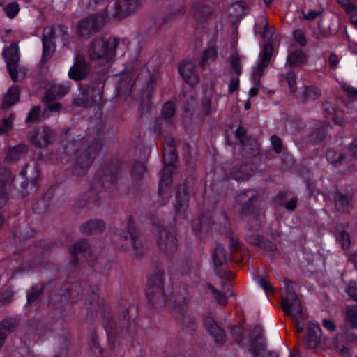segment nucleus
I'll use <instances>...</instances> for the list:
<instances>
[{
  "instance_id": "obj_1",
  "label": "nucleus",
  "mask_w": 357,
  "mask_h": 357,
  "mask_svg": "<svg viewBox=\"0 0 357 357\" xmlns=\"http://www.w3.org/2000/svg\"><path fill=\"white\" fill-rule=\"evenodd\" d=\"M108 76L104 70L94 71L79 84V94L73 104L83 108L91 107L101 100Z\"/></svg>"
},
{
  "instance_id": "obj_2",
  "label": "nucleus",
  "mask_w": 357,
  "mask_h": 357,
  "mask_svg": "<svg viewBox=\"0 0 357 357\" xmlns=\"http://www.w3.org/2000/svg\"><path fill=\"white\" fill-rule=\"evenodd\" d=\"M116 236L119 245L132 257L138 258L143 255V243L131 216L125 225H122L121 229L116 232Z\"/></svg>"
},
{
  "instance_id": "obj_3",
  "label": "nucleus",
  "mask_w": 357,
  "mask_h": 357,
  "mask_svg": "<svg viewBox=\"0 0 357 357\" xmlns=\"http://www.w3.org/2000/svg\"><path fill=\"white\" fill-rule=\"evenodd\" d=\"M119 45V40L116 37L108 38L98 36L89 44L87 54L90 61H97L104 63L112 61Z\"/></svg>"
},
{
  "instance_id": "obj_4",
  "label": "nucleus",
  "mask_w": 357,
  "mask_h": 357,
  "mask_svg": "<svg viewBox=\"0 0 357 357\" xmlns=\"http://www.w3.org/2000/svg\"><path fill=\"white\" fill-rule=\"evenodd\" d=\"M257 195L253 190L241 192L236 197V202L242 204L241 217L249 225L250 230H259L264 220V215L259 213L254 207L252 202L256 201Z\"/></svg>"
},
{
  "instance_id": "obj_5",
  "label": "nucleus",
  "mask_w": 357,
  "mask_h": 357,
  "mask_svg": "<svg viewBox=\"0 0 357 357\" xmlns=\"http://www.w3.org/2000/svg\"><path fill=\"white\" fill-rule=\"evenodd\" d=\"M100 149V143L95 141L91 143L87 142L74 151L75 161L72 169L73 174L77 176L84 175L91 166Z\"/></svg>"
},
{
  "instance_id": "obj_6",
  "label": "nucleus",
  "mask_w": 357,
  "mask_h": 357,
  "mask_svg": "<svg viewBox=\"0 0 357 357\" xmlns=\"http://www.w3.org/2000/svg\"><path fill=\"white\" fill-rule=\"evenodd\" d=\"M126 176L119 158H113L105 163L98 173L99 183L106 188H118L123 184Z\"/></svg>"
},
{
  "instance_id": "obj_7",
  "label": "nucleus",
  "mask_w": 357,
  "mask_h": 357,
  "mask_svg": "<svg viewBox=\"0 0 357 357\" xmlns=\"http://www.w3.org/2000/svg\"><path fill=\"white\" fill-rule=\"evenodd\" d=\"M107 16V6H105L100 13L83 19L78 25V35L84 38L91 37L102 28Z\"/></svg>"
},
{
  "instance_id": "obj_8",
  "label": "nucleus",
  "mask_w": 357,
  "mask_h": 357,
  "mask_svg": "<svg viewBox=\"0 0 357 357\" xmlns=\"http://www.w3.org/2000/svg\"><path fill=\"white\" fill-rule=\"evenodd\" d=\"M174 316L180 322L182 328L187 333H192L197 328V323L195 317L188 313L185 299L183 296H179L173 301Z\"/></svg>"
},
{
  "instance_id": "obj_9",
  "label": "nucleus",
  "mask_w": 357,
  "mask_h": 357,
  "mask_svg": "<svg viewBox=\"0 0 357 357\" xmlns=\"http://www.w3.org/2000/svg\"><path fill=\"white\" fill-rule=\"evenodd\" d=\"M27 138L33 146L45 149L56 140V132L53 128L47 126H42L30 131Z\"/></svg>"
},
{
  "instance_id": "obj_10",
  "label": "nucleus",
  "mask_w": 357,
  "mask_h": 357,
  "mask_svg": "<svg viewBox=\"0 0 357 357\" xmlns=\"http://www.w3.org/2000/svg\"><path fill=\"white\" fill-rule=\"evenodd\" d=\"M92 73L90 61L84 55L77 54L74 58L73 65L68 70V76L69 79L78 82L85 80Z\"/></svg>"
},
{
  "instance_id": "obj_11",
  "label": "nucleus",
  "mask_w": 357,
  "mask_h": 357,
  "mask_svg": "<svg viewBox=\"0 0 357 357\" xmlns=\"http://www.w3.org/2000/svg\"><path fill=\"white\" fill-rule=\"evenodd\" d=\"M159 249L168 255H174L178 249L177 238L172 231L164 227H159L156 234Z\"/></svg>"
},
{
  "instance_id": "obj_12",
  "label": "nucleus",
  "mask_w": 357,
  "mask_h": 357,
  "mask_svg": "<svg viewBox=\"0 0 357 357\" xmlns=\"http://www.w3.org/2000/svg\"><path fill=\"white\" fill-rule=\"evenodd\" d=\"M254 338L250 346V357H278L277 353L265 349L264 344V330L256 325L253 330Z\"/></svg>"
},
{
  "instance_id": "obj_13",
  "label": "nucleus",
  "mask_w": 357,
  "mask_h": 357,
  "mask_svg": "<svg viewBox=\"0 0 357 357\" xmlns=\"http://www.w3.org/2000/svg\"><path fill=\"white\" fill-rule=\"evenodd\" d=\"M61 145L66 153H71L87 143L76 128H68L61 135Z\"/></svg>"
},
{
  "instance_id": "obj_14",
  "label": "nucleus",
  "mask_w": 357,
  "mask_h": 357,
  "mask_svg": "<svg viewBox=\"0 0 357 357\" xmlns=\"http://www.w3.org/2000/svg\"><path fill=\"white\" fill-rule=\"evenodd\" d=\"M3 56L6 62L7 70L13 82H17L18 63L20 61L19 48L17 45L13 43L4 49Z\"/></svg>"
},
{
  "instance_id": "obj_15",
  "label": "nucleus",
  "mask_w": 357,
  "mask_h": 357,
  "mask_svg": "<svg viewBox=\"0 0 357 357\" xmlns=\"http://www.w3.org/2000/svg\"><path fill=\"white\" fill-rule=\"evenodd\" d=\"M112 16L124 18L138 10L141 8L140 0H114Z\"/></svg>"
},
{
  "instance_id": "obj_16",
  "label": "nucleus",
  "mask_w": 357,
  "mask_h": 357,
  "mask_svg": "<svg viewBox=\"0 0 357 357\" xmlns=\"http://www.w3.org/2000/svg\"><path fill=\"white\" fill-rule=\"evenodd\" d=\"M273 47L271 43H267L263 47L259 54V61L257 63L255 71L253 72V77L255 79V86L259 88L261 82L260 77L263 75L264 70L268 66L273 53Z\"/></svg>"
},
{
  "instance_id": "obj_17",
  "label": "nucleus",
  "mask_w": 357,
  "mask_h": 357,
  "mask_svg": "<svg viewBox=\"0 0 357 357\" xmlns=\"http://www.w3.org/2000/svg\"><path fill=\"white\" fill-rule=\"evenodd\" d=\"M156 89V79L154 76L149 75L142 89V100L140 110L142 114H146L153 107V98Z\"/></svg>"
},
{
  "instance_id": "obj_18",
  "label": "nucleus",
  "mask_w": 357,
  "mask_h": 357,
  "mask_svg": "<svg viewBox=\"0 0 357 357\" xmlns=\"http://www.w3.org/2000/svg\"><path fill=\"white\" fill-rule=\"evenodd\" d=\"M354 193L351 191L337 190L333 199L335 210L341 214H347L353 209Z\"/></svg>"
},
{
  "instance_id": "obj_19",
  "label": "nucleus",
  "mask_w": 357,
  "mask_h": 357,
  "mask_svg": "<svg viewBox=\"0 0 357 357\" xmlns=\"http://www.w3.org/2000/svg\"><path fill=\"white\" fill-rule=\"evenodd\" d=\"M138 317V307L135 305H129L119 313V326L121 331H127L136 325Z\"/></svg>"
},
{
  "instance_id": "obj_20",
  "label": "nucleus",
  "mask_w": 357,
  "mask_h": 357,
  "mask_svg": "<svg viewBox=\"0 0 357 357\" xmlns=\"http://www.w3.org/2000/svg\"><path fill=\"white\" fill-rule=\"evenodd\" d=\"M190 195L187 186L182 184L178 186L176 195L175 211L176 217L185 219L188 211Z\"/></svg>"
},
{
  "instance_id": "obj_21",
  "label": "nucleus",
  "mask_w": 357,
  "mask_h": 357,
  "mask_svg": "<svg viewBox=\"0 0 357 357\" xmlns=\"http://www.w3.org/2000/svg\"><path fill=\"white\" fill-rule=\"evenodd\" d=\"M203 324L208 333L212 337L215 344L221 347L226 342V335L224 329L212 317H205Z\"/></svg>"
},
{
  "instance_id": "obj_22",
  "label": "nucleus",
  "mask_w": 357,
  "mask_h": 357,
  "mask_svg": "<svg viewBox=\"0 0 357 357\" xmlns=\"http://www.w3.org/2000/svg\"><path fill=\"white\" fill-rule=\"evenodd\" d=\"M213 261L215 266V273L222 278L226 271L225 268L227 262L230 258L227 255L225 247L221 244H218L212 254Z\"/></svg>"
},
{
  "instance_id": "obj_23",
  "label": "nucleus",
  "mask_w": 357,
  "mask_h": 357,
  "mask_svg": "<svg viewBox=\"0 0 357 357\" xmlns=\"http://www.w3.org/2000/svg\"><path fill=\"white\" fill-rule=\"evenodd\" d=\"M282 309L287 315L291 317L294 321L305 319L303 307L298 297L289 299L288 302L282 301Z\"/></svg>"
},
{
  "instance_id": "obj_24",
  "label": "nucleus",
  "mask_w": 357,
  "mask_h": 357,
  "mask_svg": "<svg viewBox=\"0 0 357 357\" xmlns=\"http://www.w3.org/2000/svg\"><path fill=\"white\" fill-rule=\"evenodd\" d=\"M41 40L43 44L42 61L45 62L52 56L56 50L54 32L51 29H43Z\"/></svg>"
},
{
  "instance_id": "obj_25",
  "label": "nucleus",
  "mask_w": 357,
  "mask_h": 357,
  "mask_svg": "<svg viewBox=\"0 0 357 357\" xmlns=\"http://www.w3.org/2000/svg\"><path fill=\"white\" fill-rule=\"evenodd\" d=\"M178 71L183 80L191 86L197 84L199 77L195 72V66L190 61H183L178 66Z\"/></svg>"
},
{
  "instance_id": "obj_26",
  "label": "nucleus",
  "mask_w": 357,
  "mask_h": 357,
  "mask_svg": "<svg viewBox=\"0 0 357 357\" xmlns=\"http://www.w3.org/2000/svg\"><path fill=\"white\" fill-rule=\"evenodd\" d=\"M86 286V282H76L73 283L70 287L66 288L65 292L62 294V302L68 301H70L71 303L77 302L82 298Z\"/></svg>"
},
{
  "instance_id": "obj_27",
  "label": "nucleus",
  "mask_w": 357,
  "mask_h": 357,
  "mask_svg": "<svg viewBox=\"0 0 357 357\" xmlns=\"http://www.w3.org/2000/svg\"><path fill=\"white\" fill-rule=\"evenodd\" d=\"M146 297L152 307L160 308L165 305L167 297L164 288L147 289Z\"/></svg>"
},
{
  "instance_id": "obj_28",
  "label": "nucleus",
  "mask_w": 357,
  "mask_h": 357,
  "mask_svg": "<svg viewBox=\"0 0 357 357\" xmlns=\"http://www.w3.org/2000/svg\"><path fill=\"white\" fill-rule=\"evenodd\" d=\"M129 74H130V73ZM139 81V80H136L132 82V77L130 75L125 74L119 81L116 89L117 91V97L127 99L128 96H131L133 89Z\"/></svg>"
},
{
  "instance_id": "obj_29",
  "label": "nucleus",
  "mask_w": 357,
  "mask_h": 357,
  "mask_svg": "<svg viewBox=\"0 0 357 357\" xmlns=\"http://www.w3.org/2000/svg\"><path fill=\"white\" fill-rule=\"evenodd\" d=\"M105 229V222L102 219H91L79 227L81 233L87 236L102 233Z\"/></svg>"
},
{
  "instance_id": "obj_30",
  "label": "nucleus",
  "mask_w": 357,
  "mask_h": 357,
  "mask_svg": "<svg viewBox=\"0 0 357 357\" xmlns=\"http://www.w3.org/2000/svg\"><path fill=\"white\" fill-rule=\"evenodd\" d=\"M70 89V83L59 84L52 86L45 94L44 100L55 101L61 99Z\"/></svg>"
},
{
  "instance_id": "obj_31",
  "label": "nucleus",
  "mask_w": 357,
  "mask_h": 357,
  "mask_svg": "<svg viewBox=\"0 0 357 357\" xmlns=\"http://www.w3.org/2000/svg\"><path fill=\"white\" fill-rule=\"evenodd\" d=\"M85 305L88 310V316L91 315L92 317L101 307L98 295L91 287L86 290Z\"/></svg>"
},
{
  "instance_id": "obj_32",
  "label": "nucleus",
  "mask_w": 357,
  "mask_h": 357,
  "mask_svg": "<svg viewBox=\"0 0 357 357\" xmlns=\"http://www.w3.org/2000/svg\"><path fill=\"white\" fill-rule=\"evenodd\" d=\"M325 155L327 161L334 167H339L350 162L349 156L331 148L326 150Z\"/></svg>"
},
{
  "instance_id": "obj_33",
  "label": "nucleus",
  "mask_w": 357,
  "mask_h": 357,
  "mask_svg": "<svg viewBox=\"0 0 357 357\" xmlns=\"http://www.w3.org/2000/svg\"><path fill=\"white\" fill-rule=\"evenodd\" d=\"M175 112L174 105L172 102H167L164 104L160 116L155 120V128L158 131L162 129V121H165L167 123H169L170 119L174 116Z\"/></svg>"
},
{
  "instance_id": "obj_34",
  "label": "nucleus",
  "mask_w": 357,
  "mask_h": 357,
  "mask_svg": "<svg viewBox=\"0 0 357 357\" xmlns=\"http://www.w3.org/2000/svg\"><path fill=\"white\" fill-rule=\"evenodd\" d=\"M158 287L164 288L163 271L156 266L149 273L147 280V289Z\"/></svg>"
},
{
  "instance_id": "obj_35",
  "label": "nucleus",
  "mask_w": 357,
  "mask_h": 357,
  "mask_svg": "<svg viewBox=\"0 0 357 357\" xmlns=\"http://www.w3.org/2000/svg\"><path fill=\"white\" fill-rule=\"evenodd\" d=\"M102 326L107 335H112L121 331L119 322L114 320L113 314L109 311L103 310L102 312Z\"/></svg>"
},
{
  "instance_id": "obj_36",
  "label": "nucleus",
  "mask_w": 357,
  "mask_h": 357,
  "mask_svg": "<svg viewBox=\"0 0 357 357\" xmlns=\"http://www.w3.org/2000/svg\"><path fill=\"white\" fill-rule=\"evenodd\" d=\"M242 155L245 158H252L259 154V149L255 138H247L241 143Z\"/></svg>"
},
{
  "instance_id": "obj_37",
  "label": "nucleus",
  "mask_w": 357,
  "mask_h": 357,
  "mask_svg": "<svg viewBox=\"0 0 357 357\" xmlns=\"http://www.w3.org/2000/svg\"><path fill=\"white\" fill-rule=\"evenodd\" d=\"M14 179L12 172L8 169L0 171V195L4 196L11 190V185Z\"/></svg>"
},
{
  "instance_id": "obj_38",
  "label": "nucleus",
  "mask_w": 357,
  "mask_h": 357,
  "mask_svg": "<svg viewBox=\"0 0 357 357\" xmlns=\"http://www.w3.org/2000/svg\"><path fill=\"white\" fill-rule=\"evenodd\" d=\"M192 9L194 12V17L198 23H203L207 20L211 14V8L206 4L193 3Z\"/></svg>"
},
{
  "instance_id": "obj_39",
  "label": "nucleus",
  "mask_w": 357,
  "mask_h": 357,
  "mask_svg": "<svg viewBox=\"0 0 357 357\" xmlns=\"http://www.w3.org/2000/svg\"><path fill=\"white\" fill-rule=\"evenodd\" d=\"M335 234L336 241L343 250H348L351 245L349 234L343 229L342 224H336L335 226Z\"/></svg>"
},
{
  "instance_id": "obj_40",
  "label": "nucleus",
  "mask_w": 357,
  "mask_h": 357,
  "mask_svg": "<svg viewBox=\"0 0 357 357\" xmlns=\"http://www.w3.org/2000/svg\"><path fill=\"white\" fill-rule=\"evenodd\" d=\"M177 160L176 153L175 142L169 137L167 141V146L164 149L163 160L165 164L174 165Z\"/></svg>"
},
{
  "instance_id": "obj_41",
  "label": "nucleus",
  "mask_w": 357,
  "mask_h": 357,
  "mask_svg": "<svg viewBox=\"0 0 357 357\" xmlns=\"http://www.w3.org/2000/svg\"><path fill=\"white\" fill-rule=\"evenodd\" d=\"M28 146L24 144H19L8 149L6 158L9 161H17L25 156L28 153Z\"/></svg>"
},
{
  "instance_id": "obj_42",
  "label": "nucleus",
  "mask_w": 357,
  "mask_h": 357,
  "mask_svg": "<svg viewBox=\"0 0 357 357\" xmlns=\"http://www.w3.org/2000/svg\"><path fill=\"white\" fill-rule=\"evenodd\" d=\"M20 88L17 86L10 87L6 93L4 100L1 103L3 109H9L19 100Z\"/></svg>"
},
{
  "instance_id": "obj_43",
  "label": "nucleus",
  "mask_w": 357,
  "mask_h": 357,
  "mask_svg": "<svg viewBox=\"0 0 357 357\" xmlns=\"http://www.w3.org/2000/svg\"><path fill=\"white\" fill-rule=\"evenodd\" d=\"M321 328L319 324H310L307 326V340L312 347H315L320 342Z\"/></svg>"
},
{
  "instance_id": "obj_44",
  "label": "nucleus",
  "mask_w": 357,
  "mask_h": 357,
  "mask_svg": "<svg viewBox=\"0 0 357 357\" xmlns=\"http://www.w3.org/2000/svg\"><path fill=\"white\" fill-rule=\"evenodd\" d=\"M130 165L131 179L132 182L137 183L146 174V169L142 162L138 161H132Z\"/></svg>"
},
{
  "instance_id": "obj_45",
  "label": "nucleus",
  "mask_w": 357,
  "mask_h": 357,
  "mask_svg": "<svg viewBox=\"0 0 357 357\" xmlns=\"http://www.w3.org/2000/svg\"><path fill=\"white\" fill-rule=\"evenodd\" d=\"M321 95V90L315 86H305L301 94V102L307 103L309 101L317 100Z\"/></svg>"
},
{
  "instance_id": "obj_46",
  "label": "nucleus",
  "mask_w": 357,
  "mask_h": 357,
  "mask_svg": "<svg viewBox=\"0 0 357 357\" xmlns=\"http://www.w3.org/2000/svg\"><path fill=\"white\" fill-rule=\"evenodd\" d=\"M251 168L248 164H242L234 166L230 170V176L238 181L248 178L250 175Z\"/></svg>"
},
{
  "instance_id": "obj_47",
  "label": "nucleus",
  "mask_w": 357,
  "mask_h": 357,
  "mask_svg": "<svg viewBox=\"0 0 357 357\" xmlns=\"http://www.w3.org/2000/svg\"><path fill=\"white\" fill-rule=\"evenodd\" d=\"M71 255L81 254L84 257H86L91 253V247L88 241L85 238L76 241L70 248Z\"/></svg>"
},
{
  "instance_id": "obj_48",
  "label": "nucleus",
  "mask_w": 357,
  "mask_h": 357,
  "mask_svg": "<svg viewBox=\"0 0 357 357\" xmlns=\"http://www.w3.org/2000/svg\"><path fill=\"white\" fill-rule=\"evenodd\" d=\"M255 33H259L262 38H266L268 36L272 37L275 30L273 27H268L267 19L264 16H261L259 24L255 26Z\"/></svg>"
},
{
  "instance_id": "obj_49",
  "label": "nucleus",
  "mask_w": 357,
  "mask_h": 357,
  "mask_svg": "<svg viewBox=\"0 0 357 357\" xmlns=\"http://www.w3.org/2000/svg\"><path fill=\"white\" fill-rule=\"evenodd\" d=\"M165 167L162 171V176L160 181L158 193L161 195L162 193L163 185L168 186L172 183V175L174 170V165L165 164Z\"/></svg>"
},
{
  "instance_id": "obj_50",
  "label": "nucleus",
  "mask_w": 357,
  "mask_h": 357,
  "mask_svg": "<svg viewBox=\"0 0 357 357\" xmlns=\"http://www.w3.org/2000/svg\"><path fill=\"white\" fill-rule=\"evenodd\" d=\"M54 32V39L59 37L63 41V46H68L70 43V37L68 28L61 24H57L54 26H48Z\"/></svg>"
},
{
  "instance_id": "obj_51",
  "label": "nucleus",
  "mask_w": 357,
  "mask_h": 357,
  "mask_svg": "<svg viewBox=\"0 0 357 357\" xmlns=\"http://www.w3.org/2000/svg\"><path fill=\"white\" fill-rule=\"evenodd\" d=\"M166 1L168 3V6H169V10L168 11L169 17L165 20H167L169 18L172 17L182 15L185 13V6L183 2L177 0H166Z\"/></svg>"
},
{
  "instance_id": "obj_52",
  "label": "nucleus",
  "mask_w": 357,
  "mask_h": 357,
  "mask_svg": "<svg viewBox=\"0 0 357 357\" xmlns=\"http://www.w3.org/2000/svg\"><path fill=\"white\" fill-rule=\"evenodd\" d=\"M44 290V286L43 284H36L31 287L26 293L27 296V305L36 304L38 301L40 299V296Z\"/></svg>"
},
{
  "instance_id": "obj_53",
  "label": "nucleus",
  "mask_w": 357,
  "mask_h": 357,
  "mask_svg": "<svg viewBox=\"0 0 357 357\" xmlns=\"http://www.w3.org/2000/svg\"><path fill=\"white\" fill-rule=\"evenodd\" d=\"M217 56L218 52L215 47H210L204 50L199 61L200 67L205 68L211 61L216 59Z\"/></svg>"
},
{
  "instance_id": "obj_54",
  "label": "nucleus",
  "mask_w": 357,
  "mask_h": 357,
  "mask_svg": "<svg viewBox=\"0 0 357 357\" xmlns=\"http://www.w3.org/2000/svg\"><path fill=\"white\" fill-rule=\"evenodd\" d=\"M305 60V56L301 50H296L291 52L287 57L286 66L295 67L303 63Z\"/></svg>"
},
{
  "instance_id": "obj_55",
  "label": "nucleus",
  "mask_w": 357,
  "mask_h": 357,
  "mask_svg": "<svg viewBox=\"0 0 357 357\" xmlns=\"http://www.w3.org/2000/svg\"><path fill=\"white\" fill-rule=\"evenodd\" d=\"M82 200L84 202V204H82L81 201L78 203L79 207H84L88 204H94L96 206H99L100 202V197L94 190H91L83 195Z\"/></svg>"
},
{
  "instance_id": "obj_56",
  "label": "nucleus",
  "mask_w": 357,
  "mask_h": 357,
  "mask_svg": "<svg viewBox=\"0 0 357 357\" xmlns=\"http://www.w3.org/2000/svg\"><path fill=\"white\" fill-rule=\"evenodd\" d=\"M344 328L352 329L357 328V310L353 308H347L344 315Z\"/></svg>"
},
{
  "instance_id": "obj_57",
  "label": "nucleus",
  "mask_w": 357,
  "mask_h": 357,
  "mask_svg": "<svg viewBox=\"0 0 357 357\" xmlns=\"http://www.w3.org/2000/svg\"><path fill=\"white\" fill-rule=\"evenodd\" d=\"M328 126L327 123H323L317 128L310 136L311 140L317 144L321 142L326 137Z\"/></svg>"
},
{
  "instance_id": "obj_58",
  "label": "nucleus",
  "mask_w": 357,
  "mask_h": 357,
  "mask_svg": "<svg viewBox=\"0 0 357 357\" xmlns=\"http://www.w3.org/2000/svg\"><path fill=\"white\" fill-rule=\"evenodd\" d=\"M208 288L213 295V298L220 305H225L227 303V297L234 296V293H233V292L227 294V291H225V293L222 294V292H220L219 290L216 289L212 285H209Z\"/></svg>"
},
{
  "instance_id": "obj_59",
  "label": "nucleus",
  "mask_w": 357,
  "mask_h": 357,
  "mask_svg": "<svg viewBox=\"0 0 357 357\" xmlns=\"http://www.w3.org/2000/svg\"><path fill=\"white\" fill-rule=\"evenodd\" d=\"M50 198H47L46 197H43L37 200L33 205V211L38 214L44 213L50 205Z\"/></svg>"
},
{
  "instance_id": "obj_60",
  "label": "nucleus",
  "mask_w": 357,
  "mask_h": 357,
  "mask_svg": "<svg viewBox=\"0 0 357 357\" xmlns=\"http://www.w3.org/2000/svg\"><path fill=\"white\" fill-rule=\"evenodd\" d=\"M18 324V321L14 318L5 319L0 323V326L7 333H10L14 331Z\"/></svg>"
},
{
  "instance_id": "obj_61",
  "label": "nucleus",
  "mask_w": 357,
  "mask_h": 357,
  "mask_svg": "<svg viewBox=\"0 0 357 357\" xmlns=\"http://www.w3.org/2000/svg\"><path fill=\"white\" fill-rule=\"evenodd\" d=\"M41 116V109L40 106L33 107L28 114L26 119V123H34L39 121Z\"/></svg>"
},
{
  "instance_id": "obj_62",
  "label": "nucleus",
  "mask_w": 357,
  "mask_h": 357,
  "mask_svg": "<svg viewBox=\"0 0 357 357\" xmlns=\"http://www.w3.org/2000/svg\"><path fill=\"white\" fill-rule=\"evenodd\" d=\"M248 229L250 232L249 234H246L245 240L246 241L252 245L259 246L261 241L263 238V236L261 235H258L255 234V231L250 230L249 228V225L248 224ZM258 230H256L257 231Z\"/></svg>"
},
{
  "instance_id": "obj_63",
  "label": "nucleus",
  "mask_w": 357,
  "mask_h": 357,
  "mask_svg": "<svg viewBox=\"0 0 357 357\" xmlns=\"http://www.w3.org/2000/svg\"><path fill=\"white\" fill-rule=\"evenodd\" d=\"M341 89L346 93L347 97L353 100H357V89L344 82L340 83Z\"/></svg>"
},
{
  "instance_id": "obj_64",
  "label": "nucleus",
  "mask_w": 357,
  "mask_h": 357,
  "mask_svg": "<svg viewBox=\"0 0 357 357\" xmlns=\"http://www.w3.org/2000/svg\"><path fill=\"white\" fill-rule=\"evenodd\" d=\"M284 282L285 284V292L287 295L282 298V301H286V302H288V300L298 297L294 291L293 283L287 279L284 280Z\"/></svg>"
}]
</instances>
